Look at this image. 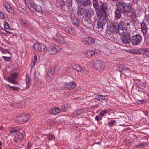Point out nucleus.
Wrapping results in <instances>:
<instances>
[{"mask_svg": "<svg viewBox=\"0 0 149 149\" xmlns=\"http://www.w3.org/2000/svg\"><path fill=\"white\" fill-rule=\"evenodd\" d=\"M3 5L6 8V10L9 13L13 14L15 13L14 10L6 2H3Z\"/></svg>", "mask_w": 149, "mask_h": 149, "instance_id": "4468645a", "label": "nucleus"}, {"mask_svg": "<svg viewBox=\"0 0 149 149\" xmlns=\"http://www.w3.org/2000/svg\"><path fill=\"white\" fill-rule=\"evenodd\" d=\"M78 5L80 6L85 7L91 4V2L90 0H78Z\"/></svg>", "mask_w": 149, "mask_h": 149, "instance_id": "9d476101", "label": "nucleus"}, {"mask_svg": "<svg viewBox=\"0 0 149 149\" xmlns=\"http://www.w3.org/2000/svg\"><path fill=\"white\" fill-rule=\"evenodd\" d=\"M142 40L141 36L137 34L132 36L131 38L130 43L133 45L136 46L139 45Z\"/></svg>", "mask_w": 149, "mask_h": 149, "instance_id": "20e7f679", "label": "nucleus"}, {"mask_svg": "<svg viewBox=\"0 0 149 149\" xmlns=\"http://www.w3.org/2000/svg\"><path fill=\"white\" fill-rule=\"evenodd\" d=\"M146 24L145 23L143 22L141 24V30L144 35H146L147 33L148 29L147 28Z\"/></svg>", "mask_w": 149, "mask_h": 149, "instance_id": "a211bd4d", "label": "nucleus"}, {"mask_svg": "<svg viewBox=\"0 0 149 149\" xmlns=\"http://www.w3.org/2000/svg\"><path fill=\"white\" fill-rule=\"evenodd\" d=\"M143 54L144 55H146L147 57H149V48H144Z\"/></svg>", "mask_w": 149, "mask_h": 149, "instance_id": "a19ab883", "label": "nucleus"}, {"mask_svg": "<svg viewBox=\"0 0 149 149\" xmlns=\"http://www.w3.org/2000/svg\"><path fill=\"white\" fill-rule=\"evenodd\" d=\"M66 3L67 5H68V6H69L71 7L72 4V0H66Z\"/></svg>", "mask_w": 149, "mask_h": 149, "instance_id": "864d4df0", "label": "nucleus"}, {"mask_svg": "<svg viewBox=\"0 0 149 149\" xmlns=\"http://www.w3.org/2000/svg\"><path fill=\"white\" fill-rule=\"evenodd\" d=\"M1 51L2 52H3L4 53H6L8 52V50L6 49H4L3 51Z\"/></svg>", "mask_w": 149, "mask_h": 149, "instance_id": "774afa93", "label": "nucleus"}, {"mask_svg": "<svg viewBox=\"0 0 149 149\" xmlns=\"http://www.w3.org/2000/svg\"><path fill=\"white\" fill-rule=\"evenodd\" d=\"M100 116L98 115L97 116L95 117V119L97 121H100Z\"/></svg>", "mask_w": 149, "mask_h": 149, "instance_id": "338daca9", "label": "nucleus"}, {"mask_svg": "<svg viewBox=\"0 0 149 149\" xmlns=\"http://www.w3.org/2000/svg\"><path fill=\"white\" fill-rule=\"evenodd\" d=\"M61 48L58 45L50 46L48 50L50 54L53 55L61 50Z\"/></svg>", "mask_w": 149, "mask_h": 149, "instance_id": "1a4fd4ad", "label": "nucleus"}, {"mask_svg": "<svg viewBox=\"0 0 149 149\" xmlns=\"http://www.w3.org/2000/svg\"><path fill=\"white\" fill-rule=\"evenodd\" d=\"M4 28L5 29H8L10 27V26L9 24L7 22H4Z\"/></svg>", "mask_w": 149, "mask_h": 149, "instance_id": "5fc2aeb1", "label": "nucleus"}, {"mask_svg": "<svg viewBox=\"0 0 149 149\" xmlns=\"http://www.w3.org/2000/svg\"><path fill=\"white\" fill-rule=\"evenodd\" d=\"M107 10V8L102 5L96 11L97 16L99 18L97 22V27L99 28L102 27L106 24L107 17L106 12Z\"/></svg>", "mask_w": 149, "mask_h": 149, "instance_id": "f257e3e1", "label": "nucleus"}, {"mask_svg": "<svg viewBox=\"0 0 149 149\" xmlns=\"http://www.w3.org/2000/svg\"><path fill=\"white\" fill-rule=\"evenodd\" d=\"M95 38L91 37L85 38H84L83 42L85 45H90L94 44L95 42Z\"/></svg>", "mask_w": 149, "mask_h": 149, "instance_id": "f8f14e48", "label": "nucleus"}, {"mask_svg": "<svg viewBox=\"0 0 149 149\" xmlns=\"http://www.w3.org/2000/svg\"><path fill=\"white\" fill-rule=\"evenodd\" d=\"M5 18V17L4 14L0 11V19H4Z\"/></svg>", "mask_w": 149, "mask_h": 149, "instance_id": "13d9d810", "label": "nucleus"}, {"mask_svg": "<svg viewBox=\"0 0 149 149\" xmlns=\"http://www.w3.org/2000/svg\"><path fill=\"white\" fill-rule=\"evenodd\" d=\"M3 58L7 62H9L11 60V58L10 57L3 56Z\"/></svg>", "mask_w": 149, "mask_h": 149, "instance_id": "6e6d98bb", "label": "nucleus"}, {"mask_svg": "<svg viewBox=\"0 0 149 149\" xmlns=\"http://www.w3.org/2000/svg\"><path fill=\"white\" fill-rule=\"evenodd\" d=\"M71 7L68 6L67 5L63 4L61 7V9L64 11H69Z\"/></svg>", "mask_w": 149, "mask_h": 149, "instance_id": "473e14b6", "label": "nucleus"}, {"mask_svg": "<svg viewBox=\"0 0 149 149\" xmlns=\"http://www.w3.org/2000/svg\"><path fill=\"white\" fill-rule=\"evenodd\" d=\"M144 48L138 49L137 50H134L133 53L136 54H141L142 53H143Z\"/></svg>", "mask_w": 149, "mask_h": 149, "instance_id": "c9c22d12", "label": "nucleus"}, {"mask_svg": "<svg viewBox=\"0 0 149 149\" xmlns=\"http://www.w3.org/2000/svg\"><path fill=\"white\" fill-rule=\"evenodd\" d=\"M19 23L21 25L25 27H27L29 26V24L27 21L24 19H19Z\"/></svg>", "mask_w": 149, "mask_h": 149, "instance_id": "4be33fe9", "label": "nucleus"}, {"mask_svg": "<svg viewBox=\"0 0 149 149\" xmlns=\"http://www.w3.org/2000/svg\"><path fill=\"white\" fill-rule=\"evenodd\" d=\"M144 114L146 116H147L148 117V111L147 110H145L143 111Z\"/></svg>", "mask_w": 149, "mask_h": 149, "instance_id": "e2e57ef3", "label": "nucleus"}, {"mask_svg": "<svg viewBox=\"0 0 149 149\" xmlns=\"http://www.w3.org/2000/svg\"><path fill=\"white\" fill-rule=\"evenodd\" d=\"M143 22L147 24V25L149 24V13L148 14L145 13L143 19Z\"/></svg>", "mask_w": 149, "mask_h": 149, "instance_id": "7c9ffc66", "label": "nucleus"}, {"mask_svg": "<svg viewBox=\"0 0 149 149\" xmlns=\"http://www.w3.org/2000/svg\"><path fill=\"white\" fill-rule=\"evenodd\" d=\"M18 10L22 12V13H24L25 10L22 7H19L18 8Z\"/></svg>", "mask_w": 149, "mask_h": 149, "instance_id": "052dcab7", "label": "nucleus"}, {"mask_svg": "<svg viewBox=\"0 0 149 149\" xmlns=\"http://www.w3.org/2000/svg\"><path fill=\"white\" fill-rule=\"evenodd\" d=\"M95 54H99L100 53V51L98 50H93Z\"/></svg>", "mask_w": 149, "mask_h": 149, "instance_id": "0e129e2a", "label": "nucleus"}, {"mask_svg": "<svg viewBox=\"0 0 149 149\" xmlns=\"http://www.w3.org/2000/svg\"><path fill=\"white\" fill-rule=\"evenodd\" d=\"M113 33H114L109 32V29H108L106 34L107 38L109 40H112L113 38Z\"/></svg>", "mask_w": 149, "mask_h": 149, "instance_id": "b1692460", "label": "nucleus"}, {"mask_svg": "<svg viewBox=\"0 0 149 149\" xmlns=\"http://www.w3.org/2000/svg\"><path fill=\"white\" fill-rule=\"evenodd\" d=\"M82 114V112L80 109L78 110L77 111L74 112V114L75 115V116H79L81 115Z\"/></svg>", "mask_w": 149, "mask_h": 149, "instance_id": "a18cd8bd", "label": "nucleus"}, {"mask_svg": "<svg viewBox=\"0 0 149 149\" xmlns=\"http://www.w3.org/2000/svg\"><path fill=\"white\" fill-rule=\"evenodd\" d=\"M34 9H35V11H33V12L37 11L40 13H41L42 10V7L38 5H37L36 6V7Z\"/></svg>", "mask_w": 149, "mask_h": 149, "instance_id": "f704fd0d", "label": "nucleus"}, {"mask_svg": "<svg viewBox=\"0 0 149 149\" xmlns=\"http://www.w3.org/2000/svg\"><path fill=\"white\" fill-rule=\"evenodd\" d=\"M70 105L69 104H66L63 105L62 106V110L63 111H65L68 109Z\"/></svg>", "mask_w": 149, "mask_h": 149, "instance_id": "c03bdc74", "label": "nucleus"}, {"mask_svg": "<svg viewBox=\"0 0 149 149\" xmlns=\"http://www.w3.org/2000/svg\"><path fill=\"white\" fill-rule=\"evenodd\" d=\"M94 51L88 50L85 52V54L87 57H91L95 55Z\"/></svg>", "mask_w": 149, "mask_h": 149, "instance_id": "a878e982", "label": "nucleus"}, {"mask_svg": "<svg viewBox=\"0 0 149 149\" xmlns=\"http://www.w3.org/2000/svg\"><path fill=\"white\" fill-rule=\"evenodd\" d=\"M119 25L121 28L126 29L125 25V21H120L119 22Z\"/></svg>", "mask_w": 149, "mask_h": 149, "instance_id": "ea45409f", "label": "nucleus"}, {"mask_svg": "<svg viewBox=\"0 0 149 149\" xmlns=\"http://www.w3.org/2000/svg\"><path fill=\"white\" fill-rule=\"evenodd\" d=\"M119 28H120V26L118 23L115 22L109 26L108 29H109V32H113L114 33H116Z\"/></svg>", "mask_w": 149, "mask_h": 149, "instance_id": "423d86ee", "label": "nucleus"}, {"mask_svg": "<svg viewBox=\"0 0 149 149\" xmlns=\"http://www.w3.org/2000/svg\"><path fill=\"white\" fill-rule=\"evenodd\" d=\"M127 30L126 29L123 28H119L117 31L116 33H118L120 35H123L126 31Z\"/></svg>", "mask_w": 149, "mask_h": 149, "instance_id": "c85d7f7f", "label": "nucleus"}, {"mask_svg": "<svg viewBox=\"0 0 149 149\" xmlns=\"http://www.w3.org/2000/svg\"><path fill=\"white\" fill-rule=\"evenodd\" d=\"M6 86H8L10 88H12L13 90L15 91H18L20 90V88L17 87H14L11 86L10 85L6 84Z\"/></svg>", "mask_w": 149, "mask_h": 149, "instance_id": "37998d69", "label": "nucleus"}, {"mask_svg": "<svg viewBox=\"0 0 149 149\" xmlns=\"http://www.w3.org/2000/svg\"><path fill=\"white\" fill-rule=\"evenodd\" d=\"M54 137L53 135L49 134L48 136V139L49 140H52L54 139Z\"/></svg>", "mask_w": 149, "mask_h": 149, "instance_id": "bf43d9fd", "label": "nucleus"}, {"mask_svg": "<svg viewBox=\"0 0 149 149\" xmlns=\"http://www.w3.org/2000/svg\"><path fill=\"white\" fill-rule=\"evenodd\" d=\"M108 126L110 127H111L116 125V121L115 120H111L108 122Z\"/></svg>", "mask_w": 149, "mask_h": 149, "instance_id": "e433bc0d", "label": "nucleus"}, {"mask_svg": "<svg viewBox=\"0 0 149 149\" xmlns=\"http://www.w3.org/2000/svg\"><path fill=\"white\" fill-rule=\"evenodd\" d=\"M6 78L8 82L10 83L15 85H17L18 84V83L17 81L14 80V79H13L12 78H11L10 77H7Z\"/></svg>", "mask_w": 149, "mask_h": 149, "instance_id": "c756f323", "label": "nucleus"}, {"mask_svg": "<svg viewBox=\"0 0 149 149\" xmlns=\"http://www.w3.org/2000/svg\"><path fill=\"white\" fill-rule=\"evenodd\" d=\"M130 17L131 18H135L136 17V13L134 10H132L130 11Z\"/></svg>", "mask_w": 149, "mask_h": 149, "instance_id": "3c124183", "label": "nucleus"}, {"mask_svg": "<svg viewBox=\"0 0 149 149\" xmlns=\"http://www.w3.org/2000/svg\"><path fill=\"white\" fill-rule=\"evenodd\" d=\"M25 3L31 10L33 12V11H35L34 8L37 4L34 2L33 0H25Z\"/></svg>", "mask_w": 149, "mask_h": 149, "instance_id": "0eeeda50", "label": "nucleus"}, {"mask_svg": "<svg viewBox=\"0 0 149 149\" xmlns=\"http://www.w3.org/2000/svg\"><path fill=\"white\" fill-rule=\"evenodd\" d=\"M76 86V83L73 81L66 83L64 85V86L66 88L70 90L74 88Z\"/></svg>", "mask_w": 149, "mask_h": 149, "instance_id": "ddd939ff", "label": "nucleus"}, {"mask_svg": "<svg viewBox=\"0 0 149 149\" xmlns=\"http://www.w3.org/2000/svg\"><path fill=\"white\" fill-rule=\"evenodd\" d=\"M26 87H25L26 89H27L29 88L31 85L30 83V79L28 77L26 79Z\"/></svg>", "mask_w": 149, "mask_h": 149, "instance_id": "79ce46f5", "label": "nucleus"}, {"mask_svg": "<svg viewBox=\"0 0 149 149\" xmlns=\"http://www.w3.org/2000/svg\"><path fill=\"white\" fill-rule=\"evenodd\" d=\"M24 133L23 130L21 129L15 135L13 141L15 142H17L18 140H22L24 138Z\"/></svg>", "mask_w": 149, "mask_h": 149, "instance_id": "6e6552de", "label": "nucleus"}, {"mask_svg": "<svg viewBox=\"0 0 149 149\" xmlns=\"http://www.w3.org/2000/svg\"><path fill=\"white\" fill-rule=\"evenodd\" d=\"M93 65L95 68V70L99 71L103 69L105 66L104 62L101 60L93 61Z\"/></svg>", "mask_w": 149, "mask_h": 149, "instance_id": "7ed1b4c3", "label": "nucleus"}, {"mask_svg": "<svg viewBox=\"0 0 149 149\" xmlns=\"http://www.w3.org/2000/svg\"><path fill=\"white\" fill-rule=\"evenodd\" d=\"M71 67L75 70L78 72H80L82 70V68L79 65L74 63L71 64Z\"/></svg>", "mask_w": 149, "mask_h": 149, "instance_id": "6ab92c4d", "label": "nucleus"}, {"mask_svg": "<svg viewBox=\"0 0 149 149\" xmlns=\"http://www.w3.org/2000/svg\"><path fill=\"white\" fill-rule=\"evenodd\" d=\"M60 109L57 107H55L52 108L49 111L50 113L54 115L60 113Z\"/></svg>", "mask_w": 149, "mask_h": 149, "instance_id": "f3484780", "label": "nucleus"}, {"mask_svg": "<svg viewBox=\"0 0 149 149\" xmlns=\"http://www.w3.org/2000/svg\"><path fill=\"white\" fill-rule=\"evenodd\" d=\"M15 120L17 123H23V121L22 115L20 114L17 116L15 118Z\"/></svg>", "mask_w": 149, "mask_h": 149, "instance_id": "bb28decb", "label": "nucleus"}, {"mask_svg": "<svg viewBox=\"0 0 149 149\" xmlns=\"http://www.w3.org/2000/svg\"><path fill=\"white\" fill-rule=\"evenodd\" d=\"M82 6L79 7L77 11V13L79 15H83L86 17H88V14L87 12V10L83 8Z\"/></svg>", "mask_w": 149, "mask_h": 149, "instance_id": "9b49d317", "label": "nucleus"}, {"mask_svg": "<svg viewBox=\"0 0 149 149\" xmlns=\"http://www.w3.org/2000/svg\"><path fill=\"white\" fill-rule=\"evenodd\" d=\"M10 76L11 78L14 80L18 78L17 74L16 72H14L11 74Z\"/></svg>", "mask_w": 149, "mask_h": 149, "instance_id": "8fccbe9b", "label": "nucleus"}, {"mask_svg": "<svg viewBox=\"0 0 149 149\" xmlns=\"http://www.w3.org/2000/svg\"><path fill=\"white\" fill-rule=\"evenodd\" d=\"M97 97L96 98V99L100 102H104V100H107L108 99V97L107 95H97Z\"/></svg>", "mask_w": 149, "mask_h": 149, "instance_id": "2eb2a0df", "label": "nucleus"}, {"mask_svg": "<svg viewBox=\"0 0 149 149\" xmlns=\"http://www.w3.org/2000/svg\"><path fill=\"white\" fill-rule=\"evenodd\" d=\"M65 31L67 33L71 35H74L75 33V30L72 28L71 27H66L64 29Z\"/></svg>", "mask_w": 149, "mask_h": 149, "instance_id": "aec40b11", "label": "nucleus"}, {"mask_svg": "<svg viewBox=\"0 0 149 149\" xmlns=\"http://www.w3.org/2000/svg\"><path fill=\"white\" fill-rule=\"evenodd\" d=\"M40 48L39 51H45L47 50V47L43 44H41Z\"/></svg>", "mask_w": 149, "mask_h": 149, "instance_id": "de8ad7c7", "label": "nucleus"}, {"mask_svg": "<svg viewBox=\"0 0 149 149\" xmlns=\"http://www.w3.org/2000/svg\"><path fill=\"white\" fill-rule=\"evenodd\" d=\"M37 61V58L36 55L34 56V59L33 61V63L31 64L32 67H33L35 66Z\"/></svg>", "mask_w": 149, "mask_h": 149, "instance_id": "49530a36", "label": "nucleus"}, {"mask_svg": "<svg viewBox=\"0 0 149 149\" xmlns=\"http://www.w3.org/2000/svg\"><path fill=\"white\" fill-rule=\"evenodd\" d=\"M72 22L74 26H77L79 25V21L76 18H71Z\"/></svg>", "mask_w": 149, "mask_h": 149, "instance_id": "72a5a7b5", "label": "nucleus"}, {"mask_svg": "<svg viewBox=\"0 0 149 149\" xmlns=\"http://www.w3.org/2000/svg\"><path fill=\"white\" fill-rule=\"evenodd\" d=\"M56 41L61 44H63L65 42V39L62 36H57V38Z\"/></svg>", "mask_w": 149, "mask_h": 149, "instance_id": "cd10ccee", "label": "nucleus"}, {"mask_svg": "<svg viewBox=\"0 0 149 149\" xmlns=\"http://www.w3.org/2000/svg\"><path fill=\"white\" fill-rule=\"evenodd\" d=\"M93 7L96 9V10L98 9H97L98 7V3L97 0H93Z\"/></svg>", "mask_w": 149, "mask_h": 149, "instance_id": "4c0bfd02", "label": "nucleus"}, {"mask_svg": "<svg viewBox=\"0 0 149 149\" xmlns=\"http://www.w3.org/2000/svg\"><path fill=\"white\" fill-rule=\"evenodd\" d=\"M147 143L146 142H144L143 143H141L139 144H138L137 145H136V147H139V146H141V147H144L145 146V145L147 144Z\"/></svg>", "mask_w": 149, "mask_h": 149, "instance_id": "4d7b16f0", "label": "nucleus"}, {"mask_svg": "<svg viewBox=\"0 0 149 149\" xmlns=\"http://www.w3.org/2000/svg\"><path fill=\"white\" fill-rule=\"evenodd\" d=\"M123 2H118L117 3L116 6L117 7L116 9L115 12V21L118 20L121 17V13L128 15L129 14L131 10L128 6L123 5Z\"/></svg>", "mask_w": 149, "mask_h": 149, "instance_id": "f03ea898", "label": "nucleus"}, {"mask_svg": "<svg viewBox=\"0 0 149 149\" xmlns=\"http://www.w3.org/2000/svg\"><path fill=\"white\" fill-rule=\"evenodd\" d=\"M21 130V129L18 127H13L10 130V133L11 134H13L17 133Z\"/></svg>", "mask_w": 149, "mask_h": 149, "instance_id": "393cba45", "label": "nucleus"}, {"mask_svg": "<svg viewBox=\"0 0 149 149\" xmlns=\"http://www.w3.org/2000/svg\"><path fill=\"white\" fill-rule=\"evenodd\" d=\"M123 71H124L125 72H129L130 71V70L129 68H124L123 69Z\"/></svg>", "mask_w": 149, "mask_h": 149, "instance_id": "680f3d73", "label": "nucleus"}, {"mask_svg": "<svg viewBox=\"0 0 149 149\" xmlns=\"http://www.w3.org/2000/svg\"><path fill=\"white\" fill-rule=\"evenodd\" d=\"M124 2L123 3L125 6H128L129 8L131 9V0H123Z\"/></svg>", "mask_w": 149, "mask_h": 149, "instance_id": "2f4dec72", "label": "nucleus"}, {"mask_svg": "<svg viewBox=\"0 0 149 149\" xmlns=\"http://www.w3.org/2000/svg\"><path fill=\"white\" fill-rule=\"evenodd\" d=\"M131 33H127L121 38V42L124 44H129L130 42Z\"/></svg>", "mask_w": 149, "mask_h": 149, "instance_id": "39448f33", "label": "nucleus"}, {"mask_svg": "<svg viewBox=\"0 0 149 149\" xmlns=\"http://www.w3.org/2000/svg\"><path fill=\"white\" fill-rule=\"evenodd\" d=\"M55 72V70L53 68H51L48 70L47 75L48 77L51 79H52L53 78V75Z\"/></svg>", "mask_w": 149, "mask_h": 149, "instance_id": "5701e85b", "label": "nucleus"}, {"mask_svg": "<svg viewBox=\"0 0 149 149\" xmlns=\"http://www.w3.org/2000/svg\"><path fill=\"white\" fill-rule=\"evenodd\" d=\"M41 43H36L33 45V48L34 49L36 50L39 51L40 50V47Z\"/></svg>", "mask_w": 149, "mask_h": 149, "instance_id": "58836bf2", "label": "nucleus"}, {"mask_svg": "<svg viewBox=\"0 0 149 149\" xmlns=\"http://www.w3.org/2000/svg\"><path fill=\"white\" fill-rule=\"evenodd\" d=\"M86 18L83 22V24L86 27L91 28L92 26L91 21L90 19H86Z\"/></svg>", "mask_w": 149, "mask_h": 149, "instance_id": "dca6fc26", "label": "nucleus"}, {"mask_svg": "<svg viewBox=\"0 0 149 149\" xmlns=\"http://www.w3.org/2000/svg\"><path fill=\"white\" fill-rule=\"evenodd\" d=\"M21 115L23 123H25L29 120L31 117L29 113H28L26 115L24 114H21Z\"/></svg>", "mask_w": 149, "mask_h": 149, "instance_id": "412c9836", "label": "nucleus"}, {"mask_svg": "<svg viewBox=\"0 0 149 149\" xmlns=\"http://www.w3.org/2000/svg\"><path fill=\"white\" fill-rule=\"evenodd\" d=\"M146 87V85L144 83L139 84L138 85V87L141 89H143Z\"/></svg>", "mask_w": 149, "mask_h": 149, "instance_id": "603ef678", "label": "nucleus"}, {"mask_svg": "<svg viewBox=\"0 0 149 149\" xmlns=\"http://www.w3.org/2000/svg\"><path fill=\"white\" fill-rule=\"evenodd\" d=\"M125 25H126V29L127 30V28L130 26V24L128 22H125Z\"/></svg>", "mask_w": 149, "mask_h": 149, "instance_id": "69168bd1", "label": "nucleus"}, {"mask_svg": "<svg viewBox=\"0 0 149 149\" xmlns=\"http://www.w3.org/2000/svg\"><path fill=\"white\" fill-rule=\"evenodd\" d=\"M108 110L107 109H104L101 111H100L99 115L101 117H102L105 114H107L108 113Z\"/></svg>", "mask_w": 149, "mask_h": 149, "instance_id": "09e8293b", "label": "nucleus"}]
</instances>
